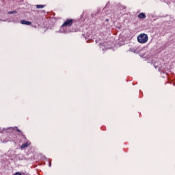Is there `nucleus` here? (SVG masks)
<instances>
[{"label":"nucleus","mask_w":175,"mask_h":175,"mask_svg":"<svg viewBox=\"0 0 175 175\" xmlns=\"http://www.w3.org/2000/svg\"><path fill=\"white\" fill-rule=\"evenodd\" d=\"M137 40L142 44L147 43L148 42V36L146 33H141L137 36Z\"/></svg>","instance_id":"1"},{"label":"nucleus","mask_w":175,"mask_h":175,"mask_svg":"<svg viewBox=\"0 0 175 175\" xmlns=\"http://www.w3.org/2000/svg\"><path fill=\"white\" fill-rule=\"evenodd\" d=\"M146 14L143 12L138 14V18H146Z\"/></svg>","instance_id":"5"},{"label":"nucleus","mask_w":175,"mask_h":175,"mask_svg":"<svg viewBox=\"0 0 175 175\" xmlns=\"http://www.w3.org/2000/svg\"><path fill=\"white\" fill-rule=\"evenodd\" d=\"M73 21H75L73 19H67L66 21H64L62 27H72L73 25Z\"/></svg>","instance_id":"2"},{"label":"nucleus","mask_w":175,"mask_h":175,"mask_svg":"<svg viewBox=\"0 0 175 175\" xmlns=\"http://www.w3.org/2000/svg\"><path fill=\"white\" fill-rule=\"evenodd\" d=\"M44 5H36V7L37 9H43L44 8Z\"/></svg>","instance_id":"7"},{"label":"nucleus","mask_w":175,"mask_h":175,"mask_svg":"<svg viewBox=\"0 0 175 175\" xmlns=\"http://www.w3.org/2000/svg\"><path fill=\"white\" fill-rule=\"evenodd\" d=\"M21 24H23V25H31L32 23L28 21L22 20L21 21Z\"/></svg>","instance_id":"3"},{"label":"nucleus","mask_w":175,"mask_h":175,"mask_svg":"<svg viewBox=\"0 0 175 175\" xmlns=\"http://www.w3.org/2000/svg\"><path fill=\"white\" fill-rule=\"evenodd\" d=\"M123 9H126V7H125V6H124V7H123Z\"/></svg>","instance_id":"10"},{"label":"nucleus","mask_w":175,"mask_h":175,"mask_svg":"<svg viewBox=\"0 0 175 175\" xmlns=\"http://www.w3.org/2000/svg\"><path fill=\"white\" fill-rule=\"evenodd\" d=\"M15 131H16V132H19V134L21 136H24L25 137V135H24V133H23V131H21L20 129H18V128L17 127H14Z\"/></svg>","instance_id":"4"},{"label":"nucleus","mask_w":175,"mask_h":175,"mask_svg":"<svg viewBox=\"0 0 175 175\" xmlns=\"http://www.w3.org/2000/svg\"><path fill=\"white\" fill-rule=\"evenodd\" d=\"M14 175H26V174L24 172L21 173L20 172H16Z\"/></svg>","instance_id":"9"},{"label":"nucleus","mask_w":175,"mask_h":175,"mask_svg":"<svg viewBox=\"0 0 175 175\" xmlns=\"http://www.w3.org/2000/svg\"><path fill=\"white\" fill-rule=\"evenodd\" d=\"M17 14V11H10L8 12V14Z\"/></svg>","instance_id":"8"},{"label":"nucleus","mask_w":175,"mask_h":175,"mask_svg":"<svg viewBox=\"0 0 175 175\" xmlns=\"http://www.w3.org/2000/svg\"><path fill=\"white\" fill-rule=\"evenodd\" d=\"M28 146H29V144H28V142H26L21 145V148H25L28 147Z\"/></svg>","instance_id":"6"}]
</instances>
